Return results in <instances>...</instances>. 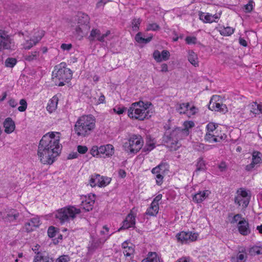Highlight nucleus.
<instances>
[{"instance_id": "obj_13", "label": "nucleus", "mask_w": 262, "mask_h": 262, "mask_svg": "<svg viewBox=\"0 0 262 262\" xmlns=\"http://www.w3.org/2000/svg\"><path fill=\"white\" fill-rule=\"evenodd\" d=\"M252 161L247 165L245 169L247 171H251L257 165L262 162V154L258 151H254L252 153Z\"/></svg>"}, {"instance_id": "obj_11", "label": "nucleus", "mask_w": 262, "mask_h": 262, "mask_svg": "<svg viewBox=\"0 0 262 262\" xmlns=\"http://www.w3.org/2000/svg\"><path fill=\"white\" fill-rule=\"evenodd\" d=\"M19 212L13 209H7L0 212V217L5 222H12L19 216Z\"/></svg>"}, {"instance_id": "obj_49", "label": "nucleus", "mask_w": 262, "mask_h": 262, "mask_svg": "<svg viewBox=\"0 0 262 262\" xmlns=\"http://www.w3.org/2000/svg\"><path fill=\"white\" fill-rule=\"evenodd\" d=\"M160 27L157 24L154 23L149 24L147 27L146 30H152V31H157L159 30Z\"/></svg>"}, {"instance_id": "obj_15", "label": "nucleus", "mask_w": 262, "mask_h": 262, "mask_svg": "<svg viewBox=\"0 0 262 262\" xmlns=\"http://www.w3.org/2000/svg\"><path fill=\"white\" fill-rule=\"evenodd\" d=\"M135 217L133 214L129 213L126 216L125 220L123 222V225L121 227L118 229V231L122 229H128L135 225Z\"/></svg>"}, {"instance_id": "obj_25", "label": "nucleus", "mask_w": 262, "mask_h": 262, "mask_svg": "<svg viewBox=\"0 0 262 262\" xmlns=\"http://www.w3.org/2000/svg\"><path fill=\"white\" fill-rule=\"evenodd\" d=\"M159 208V205L154 203H151L150 207L147 208L145 213L149 216H155L158 213Z\"/></svg>"}, {"instance_id": "obj_61", "label": "nucleus", "mask_w": 262, "mask_h": 262, "mask_svg": "<svg viewBox=\"0 0 262 262\" xmlns=\"http://www.w3.org/2000/svg\"><path fill=\"white\" fill-rule=\"evenodd\" d=\"M252 1L249 2L248 4L245 6V9L247 12H250L253 9V5Z\"/></svg>"}, {"instance_id": "obj_26", "label": "nucleus", "mask_w": 262, "mask_h": 262, "mask_svg": "<svg viewBox=\"0 0 262 262\" xmlns=\"http://www.w3.org/2000/svg\"><path fill=\"white\" fill-rule=\"evenodd\" d=\"M199 16L200 19L205 23H212L215 21V19H214V16H212V15H210L208 13L200 12L199 14Z\"/></svg>"}, {"instance_id": "obj_53", "label": "nucleus", "mask_w": 262, "mask_h": 262, "mask_svg": "<svg viewBox=\"0 0 262 262\" xmlns=\"http://www.w3.org/2000/svg\"><path fill=\"white\" fill-rule=\"evenodd\" d=\"M88 148L86 146L78 145L77 151L80 154H84L88 151Z\"/></svg>"}, {"instance_id": "obj_55", "label": "nucleus", "mask_w": 262, "mask_h": 262, "mask_svg": "<svg viewBox=\"0 0 262 262\" xmlns=\"http://www.w3.org/2000/svg\"><path fill=\"white\" fill-rule=\"evenodd\" d=\"M244 200V198L242 197L241 196L237 195L236 196L234 199V202L235 203L238 204L239 206L241 205V204H243V201Z\"/></svg>"}, {"instance_id": "obj_37", "label": "nucleus", "mask_w": 262, "mask_h": 262, "mask_svg": "<svg viewBox=\"0 0 262 262\" xmlns=\"http://www.w3.org/2000/svg\"><path fill=\"white\" fill-rule=\"evenodd\" d=\"M220 32L223 35L229 36L233 33L234 29L230 27H227L221 30Z\"/></svg>"}, {"instance_id": "obj_43", "label": "nucleus", "mask_w": 262, "mask_h": 262, "mask_svg": "<svg viewBox=\"0 0 262 262\" xmlns=\"http://www.w3.org/2000/svg\"><path fill=\"white\" fill-rule=\"evenodd\" d=\"M19 104L21 106L18 107V110L19 112H24L26 111L27 107V103L25 99H22L19 101Z\"/></svg>"}, {"instance_id": "obj_39", "label": "nucleus", "mask_w": 262, "mask_h": 262, "mask_svg": "<svg viewBox=\"0 0 262 262\" xmlns=\"http://www.w3.org/2000/svg\"><path fill=\"white\" fill-rule=\"evenodd\" d=\"M141 20L140 18H134L132 21V27L134 31H137L139 29V26Z\"/></svg>"}, {"instance_id": "obj_58", "label": "nucleus", "mask_w": 262, "mask_h": 262, "mask_svg": "<svg viewBox=\"0 0 262 262\" xmlns=\"http://www.w3.org/2000/svg\"><path fill=\"white\" fill-rule=\"evenodd\" d=\"M91 154L93 156H95L99 154L98 147L97 146H93L91 149Z\"/></svg>"}, {"instance_id": "obj_3", "label": "nucleus", "mask_w": 262, "mask_h": 262, "mask_svg": "<svg viewBox=\"0 0 262 262\" xmlns=\"http://www.w3.org/2000/svg\"><path fill=\"white\" fill-rule=\"evenodd\" d=\"M95 127V119L92 115L82 116L76 121L74 129L78 136L83 137L90 135Z\"/></svg>"}, {"instance_id": "obj_9", "label": "nucleus", "mask_w": 262, "mask_h": 262, "mask_svg": "<svg viewBox=\"0 0 262 262\" xmlns=\"http://www.w3.org/2000/svg\"><path fill=\"white\" fill-rule=\"evenodd\" d=\"M14 47L13 39L8 32L0 29V52L12 50Z\"/></svg>"}, {"instance_id": "obj_24", "label": "nucleus", "mask_w": 262, "mask_h": 262, "mask_svg": "<svg viewBox=\"0 0 262 262\" xmlns=\"http://www.w3.org/2000/svg\"><path fill=\"white\" fill-rule=\"evenodd\" d=\"M188 59L189 61L195 67L199 66L198 56L193 51H189Z\"/></svg>"}, {"instance_id": "obj_36", "label": "nucleus", "mask_w": 262, "mask_h": 262, "mask_svg": "<svg viewBox=\"0 0 262 262\" xmlns=\"http://www.w3.org/2000/svg\"><path fill=\"white\" fill-rule=\"evenodd\" d=\"M101 35V33L100 30L98 29H93L91 31L90 35L89 36V39L90 40H94L95 38H96L98 40V38L99 36Z\"/></svg>"}, {"instance_id": "obj_57", "label": "nucleus", "mask_w": 262, "mask_h": 262, "mask_svg": "<svg viewBox=\"0 0 262 262\" xmlns=\"http://www.w3.org/2000/svg\"><path fill=\"white\" fill-rule=\"evenodd\" d=\"M113 110L117 114L120 115L124 113V112L126 110V108L116 107L114 108Z\"/></svg>"}, {"instance_id": "obj_35", "label": "nucleus", "mask_w": 262, "mask_h": 262, "mask_svg": "<svg viewBox=\"0 0 262 262\" xmlns=\"http://www.w3.org/2000/svg\"><path fill=\"white\" fill-rule=\"evenodd\" d=\"M196 171L204 170L206 168L205 161L202 158H199L196 164Z\"/></svg>"}, {"instance_id": "obj_31", "label": "nucleus", "mask_w": 262, "mask_h": 262, "mask_svg": "<svg viewBox=\"0 0 262 262\" xmlns=\"http://www.w3.org/2000/svg\"><path fill=\"white\" fill-rule=\"evenodd\" d=\"M95 201L94 200L89 201L86 200L85 201H82L81 205L83 208L86 211H89L92 210Z\"/></svg>"}, {"instance_id": "obj_16", "label": "nucleus", "mask_w": 262, "mask_h": 262, "mask_svg": "<svg viewBox=\"0 0 262 262\" xmlns=\"http://www.w3.org/2000/svg\"><path fill=\"white\" fill-rule=\"evenodd\" d=\"M239 232L243 235H247L250 233V229L248 222L245 219H243L238 223Z\"/></svg>"}, {"instance_id": "obj_28", "label": "nucleus", "mask_w": 262, "mask_h": 262, "mask_svg": "<svg viewBox=\"0 0 262 262\" xmlns=\"http://www.w3.org/2000/svg\"><path fill=\"white\" fill-rule=\"evenodd\" d=\"M39 56V51H34L29 53L28 55H26L24 56L25 59L28 61H32L33 60H37Z\"/></svg>"}, {"instance_id": "obj_41", "label": "nucleus", "mask_w": 262, "mask_h": 262, "mask_svg": "<svg viewBox=\"0 0 262 262\" xmlns=\"http://www.w3.org/2000/svg\"><path fill=\"white\" fill-rule=\"evenodd\" d=\"M16 59L14 58H8L5 61V66L7 67L12 68L16 63Z\"/></svg>"}, {"instance_id": "obj_10", "label": "nucleus", "mask_w": 262, "mask_h": 262, "mask_svg": "<svg viewBox=\"0 0 262 262\" xmlns=\"http://www.w3.org/2000/svg\"><path fill=\"white\" fill-rule=\"evenodd\" d=\"M111 179L108 177L101 176L99 174L92 175L90 180V185L93 187L96 186L105 187L111 182Z\"/></svg>"}, {"instance_id": "obj_29", "label": "nucleus", "mask_w": 262, "mask_h": 262, "mask_svg": "<svg viewBox=\"0 0 262 262\" xmlns=\"http://www.w3.org/2000/svg\"><path fill=\"white\" fill-rule=\"evenodd\" d=\"M142 262H160V260L156 252H149L147 257L143 259Z\"/></svg>"}, {"instance_id": "obj_32", "label": "nucleus", "mask_w": 262, "mask_h": 262, "mask_svg": "<svg viewBox=\"0 0 262 262\" xmlns=\"http://www.w3.org/2000/svg\"><path fill=\"white\" fill-rule=\"evenodd\" d=\"M189 107V103H182L178 105L177 110L180 114H187L188 112V108Z\"/></svg>"}, {"instance_id": "obj_33", "label": "nucleus", "mask_w": 262, "mask_h": 262, "mask_svg": "<svg viewBox=\"0 0 262 262\" xmlns=\"http://www.w3.org/2000/svg\"><path fill=\"white\" fill-rule=\"evenodd\" d=\"M34 262H54V260L48 256L38 255L35 257Z\"/></svg>"}, {"instance_id": "obj_62", "label": "nucleus", "mask_w": 262, "mask_h": 262, "mask_svg": "<svg viewBox=\"0 0 262 262\" xmlns=\"http://www.w3.org/2000/svg\"><path fill=\"white\" fill-rule=\"evenodd\" d=\"M243 219V218H242L241 214H237L233 216L231 223L234 224L235 223H236L239 219Z\"/></svg>"}, {"instance_id": "obj_46", "label": "nucleus", "mask_w": 262, "mask_h": 262, "mask_svg": "<svg viewBox=\"0 0 262 262\" xmlns=\"http://www.w3.org/2000/svg\"><path fill=\"white\" fill-rule=\"evenodd\" d=\"M153 57L158 62L162 61L161 54L158 50H155L154 51L153 53Z\"/></svg>"}, {"instance_id": "obj_6", "label": "nucleus", "mask_w": 262, "mask_h": 262, "mask_svg": "<svg viewBox=\"0 0 262 262\" xmlns=\"http://www.w3.org/2000/svg\"><path fill=\"white\" fill-rule=\"evenodd\" d=\"M143 143V140L141 136L134 135L124 143L123 147L127 152L135 154L141 149Z\"/></svg>"}, {"instance_id": "obj_50", "label": "nucleus", "mask_w": 262, "mask_h": 262, "mask_svg": "<svg viewBox=\"0 0 262 262\" xmlns=\"http://www.w3.org/2000/svg\"><path fill=\"white\" fill-rule=\"evenodd\" d=\"M217 125L213 122H210L207 125V129L208 131V133L213 132L216 128Z\"/></svg>"}, {"instance_id": "obj_14", "label": "nucleus", "mask_w": 262, "mask_h": 262, "mask_svg": "<svg viewBox=\"0 0 262 262\" xmlns=\"http://www.w3.org/2000/svg\"><path fill=\"white\" fill-rule=\"evenodd\" d=\"M44 35V32L43 31H41V32H38V34L35 37H34L33 38L31 39L30 40H27L26 42L24 44V48L25 50H29L33 46H35L39 40H41L42 36Z\"/></svg>"}, {"instance_id": "obj_45", "label": "nucleus", "mask_w": 262, "mask_h": 262, "mask_svg": "<svg viewBox=\"0 0 262 262\" xmlns=\"http://www.w3.org/2000/svg\"><path fill=\"white\" fill-rule=\"evenodd\" d=\"M211 105H212V107H213V108H214L215 106V108L217 109V111H219L220 107H224L225 108V109H227V107L225 104H220V103L212 102V99L210 100L209 106ZM209 108L211 109L210 107Z\"/></svg>"}, {"instance_id": "obj_21", "label": "nucleus", "mask_w": 262, "mask_h": 262, "mask_svg": "<svg viewBox=\"0 0 262 262\" xmlns=\"http://www.w3.org/2000/svg\"><path fill=\"white\" fill-rule=\"evenodd\" d=\"M210 193L209 190L200 191L195 194L193 197V201L198 203L202 202L204 200Z\"/></svg>"}, {"instance_id": "obj_56", "label": "nucleus", "mask_w": 262, "mask_h": 262, "mask_svg": "<svg viewBox=\"0 0 262 262\" xmlns=\"http://www.w3.org/2000/svg\"><path fill=\"white\" fill-rule=\"evenodd\" d=\"M69 260V257L67 255H63L59 257L56 260V262H68Z\"/></svg>"}, {"instance_id": "obj_22", "label": "nucleus", "mask_w": 262, "mask_h": 262, "mask_svg": "<svg viewBox=\"0 0 262 262\" xmlns=\"http://www.w3.org/2000/svg\"><path fill=\"white\" fill-rule=\"evenodd\" d=\"M160 171L158 166L154 168L151 170L152 173L156 174L155 179L156 180V183L158 185H160L162 183L164 178L163 175L161 173Z\"/></svg>"}, {"instance_id": "obj_60", "label": "nucleus", "mask_w": 262, "mask_h": 262, "mask_svg": "<svg viewBox=\"0 0 262 262\" xmlns=\"http://www.w3.org/2000/svg\"><path fill=\"white\" fill-rule=\"evenodd\" d=\"M214 135L211 134L210 133H208L206 134L205 136V140L211 143V140L214 138Z\"/></svg>"}, {"instance_id": "obj_54", "label": "nucleus", "mask_w": 262, "mask_h": 262, "mask_svg": "<svg viewBox=\"0 0 262 262\" xmlns=\"http://www.w3.org/2000/svg\"><path fill=\"white\" fill-rule=\"evenodd\" d=\"M246 255L244 254H238L236 257L237 262H244L246 260Z\"/></svg>"}, {"instance_id": "obj_27", "label": "nucleus", "mask_w": 262, "mask_h": 262, "mask_svg": "<svg viewBox=\"0 0 262 262\" xmlns=\"http://www.w3.org/2000/svg\"><path fill=\"white\" fill-rule=\"evenodd\" d=\"M152 36H150L147 38H144L142 36L141 32L138 33L135 36V40L140 43H147L149 42L152 39Z\"/></svg>"}, {"instance_id": "obj_59", "label": "nucleus", "mask_w": 262, "mask_h": 262, "mask_svg": "<svg viewBox=\"0 0 262 262\" xmlns=\"http://www.w3.org/2000/svg\"><path fill=\"white\" fill-rule=\"evenodd\" d=\"M72 48V45L71 43H69V44L62 43L61 45V48L63 50L69 51Z\"/></svg>"}, {"instance_id": "obj_1", "label": "nucleus", "mask_w": 262, "mask_h": 262, "mask_svg": "<svg viewBox=\"0 0 262 262\" xmlns=\"http://www.w3.org/2000/svg\"><path fill=\"white\" fill-rule=\"evenodd\" d=\"M56 141L47 136L42 138L38 146L37 155L40 161L43 164H52L59 156L61 146L55 145Z\"/></svg>"}, {"instance_id": "obj_23", "label": "nucleus", "mask_w": 262, "mask_h": 262, "mask_svg": "<svg viewBox=\"0 0 262 262\" xmlns=\"http://www.w3.org/2000/svg\"><path fill=\"white\" fill-rule=\"evenodd\" d=\"M59 135H60V133L59 132L48 133L45 135L42 138H45L46 136H47L50 140H54L56 141L55 145L57 146H61L59 144L60 137Z\"/></svg>"}, {"instance_id": "obj_51", "label": "nucleus", "mask_w": 262, "mask_h": 262, "mask_svg": "<svg viewBox=\"0 0 262 262\" xmlns=\"http://www.w3.org/2000/svg\"><path fill=\"white\" fill-rule=\"evenodd\" d=\"M134 250L132 247H128L127 249H124L123 253L126 257L130 256L133 253Z\"/></svg>"}, {"instance_id": "obj_47", "label": "nucleus", "mask_w": 262, "mask_h": 262, "mask_svg": "<svg viewBox=\"0 0 262 262\" xmlns=\"http://www.w3.org/2000/svg\"><path fill=\"white\" fill-rule=\"evenodd\" d=\"M161 54V58L162 60H167L169 58L170 53L167 50H163Z\"/></svg>"}, {"instance_id": "obj_63", "label": "nucleus", "mask_w": 262, "mask_h": 262, "mask_svg": "<svg viewBox=\"0 0 262 262\" xmlns=\"http://www.w3.org/2000/svg\"><path fill=\"white\" fill-rule=\"evenodd\" d=\"M195 110H196V107L195 106H192L191 107H189L188 108V113L187 114V115L189 116V115H194L196 112Z\"/></svg>"}, {"instance_id": "obj_42", "label": "nucleus", "mask_w": 262, "mask_h": 262, "mask_svg": "<svg viewBox=\"0 0 262 262\" xmlns=\"http://www.w3.org/2000/svg\"><path fill=\"white\" fill-rule=\"evenodd\" d=\"M250 252L254 254H262V247L258 246H254L251 248Z\"/></svg>"}, {"instance_id": "obj_38", "label": "nucleus", "mask_w": 262, "mask_h": 262, "mask_svg": "<svg viewBox=\"0 0 262 262\" xmlns=\"http://www.w3.org/2000/svg\"><path fill=\"white\" fill-rule=\"evenodd\" d=\"M106 149L105 150L104 154L106 156L109 157L112 156L114 153V148L112 145L107 144L105 145Z\"/></svg>"}, {"instance_id": "obj_64", "label": "nucleus", "mask_w": 262, "mask_h": 262, "mask_svg": "<svg viewBox=\"0 0 262 262\" xmlns=\"http://www.w3.org/2000/svg\"><path fill=\"white\" fill-rule=\"evenodd\" d=\"M175 262H190V258L188 257H182Z\"/></svg>"}, {"instance_id": "obj_7", "label": "nucleus", "mask_w": 262, "mask_h": 262, "mask_svg": "<svg viewBox=\"0 0 262 262\" xmlns=\"http://www.w3.org/2000/svg\"><path fill=\"white\" fill-rule=\"evenodd\" d=\"M81 210L74 206H69L58 210L55 214V217L60 220L61 224L73 220L76 214H80Z\"/></svg>"}, {"instance_id": "obj_20", "label": "nucleus", "mask_w": 262, "mask_h": 262, "mask_svg": "<svg viewBox=\"0 0 262 262\" xmlns=\"http://www.w3.org/2000/svg\"><path fill=\"white\" fill-rule=\"evenodd\" d=\"M237 193H238V196H241L244 198V200L243 201V207L246 208L249 203L251 198L250 191H247L243 188H240L237 190Z\"/></svg>"}, {"instance_id": "obj_4", "label": "nucleus", "mask_w": 262, "mask_h": 262, "mask_svg": "<svg viewBox=\"0 0 262 262\" xmlns=\"http://www.w3.org/2000/svg\"><path fill=\"white\" fill-rule=\"evenodd\" d=\"M147 105L142 101L133 103L128 110V116L130 118L140 120L149 118L152 112L148 110Z\"/></svg>"}, {"instance_id": "obj_18", "label": "nucleus", "mask_w": 262, "mask_h": 262, "mask_svg": "<svg viewBox=\"0 0 262 262\" xmlns=\"http://www.w3.org/2000/svg\"><path fill=\"white\" fill-rule=\"evenodd\" d=\"M250 113L252 114L253 117L256 115L262 114V105L257 104L256 102H253L247 106Z\"/></svg>"}, {"instance_id": "obj_30", "label": "nucleus", "mask_w": 262, "mask_h": 262, "mask_svg": "<svg viewBox=\"0 0 262 262\" xmlns=\"http://www.w3.org/2000/svg\"><path fill=\"white\" fill-rule=\"evenodd\" d=\"M101 243L99 240H93L92 243L88 246V252L89 253H93L96 249H97Z\"/></svg>"}, {"instance_id": "obj_44", "label": "nucleus", "mask_w": 262, "mask_h": 262, "mask_svg": "<svg viewBox=\"0 0 262 262\" xmlns=\"http://www.w3.org/2000/svg\"><path fill=\"white\" fill-rule=\"evenodd\" d=\"M184 128H181V129L187 130L188 133L189 134V130H188L189 128H191L193 127L194 126V123L192 121H185L184 122Z\"/></svg>"}, {"instance_id": "obj_52", "label": "nucleus", "mask_w": 262, "mask_h": 262, "mask_svg": "<svg viewBox=\"0 0 262 262\" xmlns=\"http://www.w3.org/2000/svg\"><path fill=\"white\" fill-rule=\"evenodd\" d=\"M185 41L188 44H195L196 42V38L195 37L187 36L185 38Z\"/></svg>"}, {"instance_id": "obj_5", "label": "nucleus", "mask_w": 262, "mask_h": 262, "mask_svg": "<svg viewBox=\"0 0 262 262\" xmlns=\"http://www.w3.org/2000/svg\"><path fill=\"white\" fill-rule=\"evenodd\" d=\"M77 25L75 28V35L80 40L86 35L90 29V18L87 14L79 12L77 16Z\"/></svg>"}, {"instance_id": "obj_17", "label": "nucleus", "mask_w": 262, "mask_h": 262, "mask_svg": "<svg viewBox=\"0 0 262 262\" xmlns=\"http://www.w3.org/2000/svg\"><path fill=\"white\" fill-rule=\"evenodd\" d=\"M39 225L40 221L39 218L34 217L25 224L24 228L27 232H30L33 231L34 228L38 227Z\"/></svg>"}, {"instance_id": "obj_19", "label": "nucleus", "mask_w": 262, "mask_h": 262, "mask_svg": "<svg viewBox=\"0 0 262 262\" xmlns=\"http://www.w3.org/2000/svg\"><path fill=\"white\" fill-rule=\"evenodd\" d=\"M3 126L5 128V132L7 134H10L12 133L15 128V125L14 122L13 121L12 118L8 117L7 118L4 123Z\"/></svg>"}, {"instance_id": "obj_8", "label": "nucleus", "mask_w": 262, "mask_h": 262, "mask_svg": "<svg viewBox=\"0 0 262 262\" xmlns=\"http://www.w3.org/2000/svg\"><path fill=\"white\" fill-rule=\"evenodd\" d=\"M66 63L61 62L56 66L55 70L52 73L53 78H56L58 80H64L68 82L72 77V72L68 68H66Z\"/></svg>"}, {"instance_id": "obj_40", "label": "nucleus", "mask_w": 262, "mask_h": 262, "mask_svg": "<svg viewBox=\"0 0 262 262\" xmlns=\"http://www.w3.org/2000/svg\"><path fill=\"white\" fill-rule=\"evenodd\" d=\"M159 169H160L161 173L164 176L166 171H168L169 166L166 162H162L158 165Z\"/></svg>"}, {"instance_id": "obj_12", "label": "nucleus", "mask_w": 262, "mask_h": 262, "mask_svg": "<svg viewBox=\"0 0 262 262\" xmlns=\"http://www.w3.org/2000/svg\"><path fill=\"white\" fill-rule=\"evenodd\" d=\"M198 234L196 233L181 232L177 235L178 241L182 243L194 241L196 240Z\"/></svg>"}, {"instance_id": "obj_48", "label": "nucleus", "mask_w": 262, "mask_h": 262, "mask_svg": "<svg viewBox=\"0 0 262 262\" xmlns=\"http://www.w3.org/2000/svg\"><path fill=\"white\" fill-rule=\"evenodd\" d=\"M55 228L53 226H50L48 230V234L50 237H54L56 235Z\"/></svg>"}, {"instance_id": "obj_34", "label": "nucleus", "mask_w": 262, "mask_h": 262, "mask_svg": "<svg viewBox=\"0 0 262 262\" xmlns=\"http://www.w3.org/2000/svg\"><path fill=\"white\" fill-rule=\"evenodd\" d=\"M210 146L209 145H205L201 143H196L194 145V148L195 150L201 152L209 150L210 149Z\"/></svg>"}, {"instance_id": "obj_2", "label": "nucleus", "mask_w": 262, "mask_h": 262, "mask_svg": "<svg viewBox=\"0 0 262 262\" xmlns=\"http://www.w3.org/2000/svg\"><path fill=\"white\" fill-rule=\"evenodd\" d=\"M165 132L163 137V143L171 150H176L179 147V141L187 137V130L181 129L180 127L171 128L168 125H165Z\"/></svg>"}]
</instances>
